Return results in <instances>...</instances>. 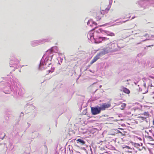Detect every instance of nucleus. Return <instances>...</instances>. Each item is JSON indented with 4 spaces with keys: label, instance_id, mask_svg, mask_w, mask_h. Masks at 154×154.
<instances>
[{
    "label": "nucleus",
    "instance_id": "f257e3e1",
    "mask_svg": "<svg viewBox=\"0 0 154 154\" xmlns=\"http://www.w3.org/2000/svg\"><path fill=\"white\" fill-rule=\"evenodd\" d=\"M111 7V5L109 3L104 4L102 5L101 6L100 8L103 13H107Z\"/></svg>",
    "mask_w": 154,
    "mask_h": 154
},
{
    "label": "nucleus",
    "instance_id": "f03ea898",
    "mask_svg": "<svg viewBox=\"0 0 154 154\" xmlns=\"http://www.w3.org/2000/svg\"><path fill=\"white\" fill-rule=\"evenodd\" d=\"M91 112L93 115H96L100 113L101 112L100 108L98 106L96 107H91Z\"/></svg>",
    "mask_w": 154,
    "mask_h": 154
},
{
    "label": "nucleus",
    "instance_id": "7ed1b4c3",
    "mask_svg": "<svg viewBox=\"0 0 154 154\" xmlns=\"http://www.w3.org/2000/svg\"><path fill=\"white\" fill-rule=\"evenodd\" d=\"M97 34V32L96 31L94 32L92 30L89 31L87 34V37L88 39H92V38L95 39Z\"/></svg>",
    "mask_w": 154,
    "mask_h": 154
},
{
    "label": "nucleus",
    "instance_id": "20e7f679",
    "mask_svg": "<svg viewBox=\"0 0 154 154\" xmlns=\"http://www.w3.org/2000/svg\"><path fill=\"white\" fill-rule=\"evenodd\" d=\"M103 12L100 11H97L94 14V16L95 17L97 20H99L101 19V17L103 16Z\"/></svg>",
    "mask_w": 154,
    "mask_h": 154
},
{
    "label": "nucleus",
    "instance_id": "39448f33",
    "mask_svg": "<svg viewBox=\"0 0 154 154\" xmlns=\"http://www.w3.org/2000/svg\"><path fill=\"white\" fill-rule=\"evenodd\" d=\"M109 39V38H107L106 37H97L95 39V41L96 43H99L101 42L102 41H105Z\"/></svg>",
    "mask_w": 154,
    "mask_h": 154
},
{
    "label": "nucleus",
    "instance_id": "423d86ee",
    "mask_svg": "<svg viewBox=\"0 0 154 154\" xmlns=\"http://www.w3.org/2000/svg\"><path fill=\"white\" fill-rule=\"evenodd\" d=\"M101 110H105L106 109L110 107L111 104L109 103H103L100 104Z\"/></svg>",
    "mask_w": 154,
    "mask_h": 154
},
{
    "label": "nucleus",
    "instance_id": "0eeeda50",
    "mask_svg": "<svg viewBox=\"0 0 154 154\" xmlns=\"http://www.w3.org/2000/svg\"><path fill=\"white\" fill-rule=\"evenodd\" d=\"M110 51V48H106L103 49V50L100 52L98 54L100 56H102L108 53Z\"/></svg>",
    "mask_w": 154,
    "mask_h": 154
},
{
    "label": "nucleus",
    "instance_id": "6e6552de",
    "mask_svg": "<svg viewBox=\"0 0 154 154\" xmlns=\"http://www.w3.org/2000/svg\"><path fill=\"white\" fill-rule=\"evenodd\" d=\"M120 91L127 94H129L130 93V91L128 89L123 86L121 87Z\"/></svg>",
    "mask_w": 154,
    "mask_h": 154
},
{
    "label": "nucleus",
    "instance_id": "1a4fd4ad",
    "mask_svg": "<svg viewBox=\"0 0 154 154\" xmlns=\"http://www.w3.org/2000/svg\"><path fill=\"white\" fill-rule=\"evenodd\" d=\"M100 56L97 53L96 55L94 57L93 59L91 61L90 64L91 65L95 62L98 59L100 58Z\"/></svg>",
    "mask_w": 154,
    "mask_h": 154
},
{
    "label": "nucleus",
    "instance_id": "9d476101",
    "mask_svg": "<svg viewBox=\"0 0 154 154\" xmlns=\"http://www.w3.org/2000/svg\"><path fill=\"white\" fill-rule=\"evenodd\" d=\"M142 143H141V145L139 143H135L134 144V146L135 147H136L140 151L142 150L143 149V147H142Z\"/></svg>",
    "mask_w": 154,
    "mask_h": 154
},
{
    "label": "nucleus",
    "instance_id": "9b49d317",
    "mask_svg": "<svg viewBox=\"0 0 154 154\" xmlns=\"http://www.w3.org/2000/svg\"><path fill=\"white\" fill-rule=\"evenodd\" d=\"M77 143H78L79 142L80 143L82 144H84L85 143V141H84L83 140L79 139H77Z\"/></svg>",
    "mask_w": 154,
    "mask_h": 154
},
{
    "label": "nucleus",
    "instance_id": "f8f14e48",
    "mask_svg": "<svg viewBox=\"0 0 154 154\" xmlns=\"http://www.w3.org/2000/svg\"><path fill=\"white\" fill-rule=\"evenodd\" d=\"M90 23H93L94 25H96V23L93 22L91 20H90L87 23V24L88 25L91 26V24H90Z\"/></svg>",
    "mask_w": 154,
    "mask_h": 154
},
{
    "label": "nucleus",
    "instance_id": "ddd939ff",
    "mask_svg": "<svg viewBox=\"0 0 154 154\" xmlns=\"http://www.w3.org/2000/svg\"><path fill=\"white\" fill-rule=\"evenodd\" d=\"M137 118L138 119V120H140V121H141V120L144 121V120H145L146 119V118H145L144 117H142V116H140L138 117Z\"/></svg>",
    "mask_w": 154,
    "mask_h": 154
},
{
    "label": "nucleus",
    "instance_id": "4468645a",
    "mask_svg": "<svg viewBox=\"0 0 154 154\" xmlns=\"http://www.w3.org/2000/svg\"><path fill=\"white\" fill-rule=\"evenodd\" d=\"M1 135H3V137H1L0 136V138L2 140H3L4 138L5 137V133H1L0 134Z\"/></svg>",
    "mask_w": 154,
    "mask_h": 154
},
{
    "label": "nucleus",
    "instance_id": "2eb2a0df",
    "mask_svg": "<svg viewBox=\"0 0 154 154\" xmlns=\"http://www.w3.org/2000/svg\"><path fill=\"white\" fill-rule=\"evenodd\" d=\"M146 137L147 139L149 141H151L153 140L152 138L150 136H147Z\"/></svg>",
    "mask_w": 154,
    "mask_h": 154
},
{
    "label": "nucleus",
    "instance_id": "dca6fc26",
    "mask_svg": "<svg viewBox=\"0 0 154 154\" xmlns=\"http://www.w3.org/2000/svg\"><path fill=\"white\" fill-rule=\"evenodd\" d=\"M142 115H144V116H149V114L148 112H144L142 114Z\"/></svg>",
    "mask_w": 154,
    "mask_h": 154
},
{
    "label": "nucleus",
    "instance_id": "f3484780",
    "mask_svg": "<svg viewBox=\"0 0 154 154\" xmlns=\"http://www.w3.org/2000/svg\"><path fill=\"white\" fill-rule=\"evenodd\" d=\"M108 35H109V36H115V34L114 33H113L111 32V33H110V34H108Z\"/></svg>",
    "mask_w": 154,
    "mask_h": 154
},
{
    "label": "nucleus",
    "instance_id": "a211bd4d",
    "mask_svg": "<svg viewBox=\"0 0 154 154\" xmlns=\"http://www.w3.org/2000/svg\"><path fill=\"white\" fill-rule=\"evenodd\" d=\"M126 106V104L125 103H123L122 105V106H122V107H125Z\"/></svg>",
    "mask_w": 154,
    "mask_h": 154
},
{
    "label": "nucleus",
    "instance_id": "6ab92c4d",
    "mask_svg": "<svg viewBox=\"0 0 154 154\" xmlns=\"http://www.w3.org/2000/svg\"><path fill=\"white\" fill-rule=\"evenodd\" d=\"M53 71H54V69L53 70H52L51 71L49 70V73L50 72H52Z\"/></svg>",
    "mask_w": 154,
    "mask_h": 154
},
{
    "label": "nucleus",
    "instance_id": "aec40b11",
    "mask_svg": "<svg viewBox=\"0 0 154 154\" xmlns=\"http://www.w3.org/2000/svg\"><path fill=\"white\" fill-rule=\"evenodd\" d=\"M152 124L153 125H154V119L153 120V122H152Z\"/></svg>",
    "mask_w": 154,
    "mask_h": 154
},
{
    "label": "nucleus",
    "instance_id": "412c9836",
    "mask_svg": "<svg viewBox=\"0 0 154 154\" xmlns=\"http://www.w3.org/2000/svg\"><path fill=\"white\" fill-rule=\"evenodd\" d=\"M98 30H99L98 32H99V31L101 32V30L100 29H99Z\"/></svg>",
    "mask_w": 154,
    "mask_h": 154
},
{
    "label": "nucleus",
    "instance_id": "4be33fe9",
    "mask_svg": "<svg viewBox=\"0 0 154 154\" xmlns=\"http://www.w3.org/2000/svg\"><path fill=\"white\" fill-rule=\"evenodd\" d=\"M119 133H121V132L120 131H119Z\"/></svg>",
    "mask_w": 154,
    "mask_h": 154
},
{
    "label": "nucleus",
    "instance_id": "5701e85b",
    "mask_svg": "<svg viewBox=\"0 0 154 154\" xmlns=\"http://www.w3.org/2000/svg\"><path fill=\"white\" fill-rule=\"evenodd\" d=\"M101 87V85H100V87Z\"/></svg>",
    "mask_w": 154,
    "mask_h": 154
},
{
    "label": "nucleus",
    "instance_id": "b1692460",
    "mask_svg": "<svg viewBox=\"0 0 154 154\" xmlns=\"http://www.w3.org/2000/svg\"><path fill=\"white\" fill-rule=\"evenodd\" d=\"M134 18V17L132 18L133 19Z\"/></svg>",
    "mask_w": 154,
    "mask_h": 154
},
{
    "label": "nucleus",
    "instance_id": "393cba45",
    "mask_svg": "<svg viewBox=\"0 0 154 154\" xmlns=\"http://www.w3.org/2000/svg\"><path fill=\"white\" fill-rule=\"evenodd\" d=\"M134 18V17L132 18L133 19Z\"/></svg>",
    "mask_w": 154,
    "mask_h": 154
}]
</instances>
